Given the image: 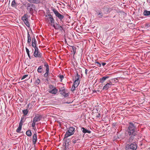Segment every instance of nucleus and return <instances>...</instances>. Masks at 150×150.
I'll return each mask as SVG.
<instances>
[{
	"mask_svg": "<svg viewBox=\"0 0 150 150\" xmlns=\"http://www.w3.org/2000/svg\"><path fill=\"white\" fill-rule=\"evenodd\" d=\"M58 76L61 79L60 81L62 82L63 79L64 78V76H63V75H60L59 76Z\"/></svg>",
	"mask_w": 150,
	"mask_h": 150,
	"instance_id": "nucleus-35",
	"label": "nucleus"
},
{
	"mask_svg": "<svg viewBox=\"0 0 150 150\" xmlns=\"http://www.w3.org/2000/svg\"><path fill=\"white\" fill-rule=\"evenodd\" d=\"M25 7H26V9L29 13L31 15H33L34 13L33 10H35V5L33 4L28 3L26 4Z\"/></svg>",
	"mask_w": 150,
	"mask_h": 150,
	"instance_id": "nucleus-2",
	"label": "nucleus"
},
{
	"mask_svg": "<svg viewBox=\"0 0 150 150\" xmlns=\"http://www.w3.org/2000/svg\"><path fill=\"white\" fill-rule=\"evenodd\" d=\"M69 47L71 48V49L74 52V54H75L76 52V48L74 46H70Z\"/></svg>",
	"mask_w": 150,
	"mask_h": 150,
	"instance_id": "nucleus-24",
	"label": "nucleus"
},
{
	"mask_svg": "<svg viewBox=\"0 0 150 150\" xmlns=\"http://www.w3.org/2000/svg\"><path fill=\"white\" fill-rule=\"evenodd\" d=\"M56 29H59L60 31H62L63 28L62 26L60 25L59 24L57 23L56 24Z\"/></svg>",
	"mask_w": 150,
	"mask_h": 150,
	"instance_id": "nucleus-20",
	"label": "nucleus"
},
{
	"mask_svg": "<svg viewBox=\"0 0 150 150\" xmlns=\"http://www.w3.org/2000/svg\"><path fill=\"white\" fill-rule=\"evenodd\" d=\"M44 66L46 67V72L44 75V77H47L48 75L49 72V66L48 64L45 62L44 63Z\"/></svg>",
	"mask_w": 150,
	"mask_h": 150,
	"instance_id": "nucleus-7",
	"label": "nucleus"
},
{
	"mask_svg": "<svg viewBox=\"0 0 150 150\" xmlns=\"http://www.w3.org/2000/svg\"><path fill=\"white\" fill-rule=\"evenodd\" d=\"M98 15H99V18H102L103 16V14L101 11H100L98 13Z\"/></svg>",
	"mask_w": 150,
	"mask_h": 150,
	"instance_id": "nucleus-30",
	"label": "nucleus"
},
{
	"mask_svg": "<svg viewBox=\"0 0 150 150\" xmlns=\"http://www.w3.org/2000/svg\"><path fill=\"white\" fill-rule=\"evenodd\" d=\"M75 129V128L73 127H70L64 136V138H67L73 135L74 133Z\"/></svg>",
	"mask_w": 150,
	"mask_h": 150,
	"instance_id": "nucleus-3",
	"label": "nucleus"
},
{
	"mask_svg": "<svg viewBox=\"0 0 150 150\" xmlns=\"http://www.w3.org/2000/svg\"><path fill=\"white\" fill-rule=\"evenodd\" d=\"M137 145L136 143L133 142L130 144H127L125 147L126 150H136Z\"/></svg>",
	"mask_w": 150,
	"mask_h": 150,
	"instance_id": "nucleus-4",
	"label": "nucleus"
},
{
	"mask_svg": "<svg viewBox=\"0 0 150 150\" xmlns=\"http://www.w3.org/2000/svg\"><path fill=\"white\" fill-rule=\"evenodd\" d=\"M77 87L74 86V85H73L72 88H71V91H74L75 90V88Z\"/></svg>",
	"mask_w": 150,
	"mask_h": 150,
	"instance_id": "nucleus-36",
	"label": "nucleus"
},
{
	"mask_svg": "<svg viewBox=\"0 0 150 150\" xmlns=\"http://www.w3.org/2000/svg\"><path fill=\"white\" fill-rule=\"evenodd\" d=\"M80 83L79 80H75L74 81L73 85L77 87Z\"/></svg>",
	"mask_w": 150,
	"mask_h": 150,
	"instance_id": "nucleus-22",
	"label": "nucleus"
},
{
	"mask_svg": "<svg viewBox=\"0 0 150 150\" xmlns=\"http://www.w3.org/2000/svg\"><path fill=\"white\" fill-rule=\"evenodd\" d=\"M96 92V91H93V92Z\"/></svg>",
	"mask_w": 150,
	"mask_h": 150,
	"instance_id": "nucleus-52",
	"label": "nucleus"
},
{
	"mask_svg": "<svg viewBox=\"0 0 150 150\" xmlns=\"http://www.w3.org/2000/svg\"><path fill=\"white\" fill-rule=\"evenodd\" d=\"M22 112L24 116H25L28 114V109L23 110Z\"/></svg>",
	"mask_w": 150,
	"mask_h": 150,
	"instance_id": "nucleus-23",
	"label": "nucleus"
},
{
	"mask_svg": "<svg viewBox=\"0 0 150 150\" xmlns=\"http://www.w3.org/2000/svg\"><path fill=\"white\" fill-rule=\"evenodd\" d=\"M145 26L146 28H149L150 27V23L146 24L145 25Z\"/></svg>",
	"mask_w": 150,
	"mask_h": 150,
	"instance_id": "nucleus-38",
	"label": "nucleus"
},
{
	"mask_svg": "<svg viewBox=\"0 0 150 150\" xmlns=\"http://www.w3.org/2000/svg\"><path fill=\"white\" fill-rule=\"evenodd\" d=\"M28 76V75L25 74L23 76L22 78H21V80L25 78L26 77H27V76Z\"/></svg>",
	"mask_w": 150,
	"mask_h": 150,
	"instance_id": "nucleus-42",
	"label": "nucleus"
},
{
	"mask_svg": "<svg viewBox=\"0 0 150 150\" xmlns=\"http://www.w3.org/2000/svg\"><path fill=\"white\" fill-rule=\"evenodd\" d=\"M17 4L15 0H13L11 4V6L12 7H15L17 6Z\"/></svg>",
	"mask_w": 150,
	"mask_h": 150,
	"instance_id": "nucleus-27",
	"label": "nucleus"
},
{
	"mask_svg": "<svg viewBox=\"0 0 150 150\" xmlns=\"http://www.w3.org/2000/svg\"><path fill=\"white\" fill-rule=\"evenodd\" d=\"M113 84L111 81H109V82L106 84L103 87V90H108L109 88L111 87V86L114 85Z\"/></svg>",
	"mask_w": 150,
	"mask_h": 150,
	"instance_id": "nucleus-8",
	"label": "nucleus"
},
{
	"mask_svg": "<svg viewBox=\"0 0 150 150\" xmlns=\"http://www.w3.org/2000/svg\"><path fill=\"white\" fill-rule=\"evenodd\" d=\"M106 64V63L105 62H102V64L103 66H104Z\"/></svg>",
	"mask_w": 150,
	"mask_h": 150,
	"instance_id": "nucleus-49",
	"label": "nucleus"
},
{
	"mask_svg": "<svg viewBox=\"0 0 150 150\" xmlns=\"http://www.w3.org/2000/svg\"><path fill=\"white\" fill-rule=\"evenodd\" d=\"M33 55L36 58H41L42 57V54L40 51L34 52Z\"/></svg>",
	"mask_w": 150,
	"mask_h": 150,
	"instance_id": "nucleus-9",
	"label": "nucleus"
},
{
	"mask_svg": "<svg viewBox=\"0 0 150 150\" xmlns=\"http://www.w3.org/2000/svg\"><path fill=\"white\" fill-rule=\"evenodd\" d=\"M49 21H50V23H54V20L53 18L49 17Z\"/></svg>",
	"mask_w": 150,
	"mask_h": 150,
	"instance_id": "nucleus-29",
	"label": "nucleus"
},
{
	"mask_svg": "<svg viewBox=\"0 0 150 150\" xmlns=\"http://www.w3.org/2000/svg\"><path fill=\"white\" fill-rule=\"evenodd\" d=\"M53 27H54V28L56 29V25L55 24H53Z\"/></svg>",
	"mask_w": 150,
	"mask_h": 150,
	"instance_id": "nucleus-50",
	"label": "nucleus"
},
{
	"mask_svg": "<svg viewBox=\"0 0 150 150\" xmlns=\"http://www.w3.org/2000/svg\"><path fill=\"white\" fill-rule=\"evenodd\" d=\"M26 134L28 136L30 137L32 135V132L30 130H28L26 131Z\"/></svg>",
	"mask_w": 150,
	"mask_h": 150,
	"instance_id": "nucleus-26",
	"label": "nucleus"
},
{
	"mask_svg": "<svg viewBox=\"0 0 150 150\" xmlns=\"http://www.w3.org/2000/svg\"><path fill=\"white\" fill-rule=\"evenodd\" d=\"M81 136H80V137H77V138H78V139H73L72 140V142L74 143V144H75L76 143H79V141L80 140V139H79V138H81Z\"/></svg>",
	"mask_w": 150,
	"mask_h": 150,
	"instance_id": "nucleus-16",
	"label": "nucleus"
},
{
	"mask_svg": "<svg viewBox=\"0 0 150 150\" xmlns=\"http://www.w3.org/2000/svg\"><path fill=\"white\" fill-rule=\"evenodd\" d=\"M37 44H35V43H34V44H32V47L34 48H35V47H37V46L36 45H37Z\"/></svg>",
	"mask_w": 150,
	"mask_h": 150,
	"instance_id": "nucleus-45",
	"label": "nucleus"
},
{
	"mask_svg": "<svg viewBox=\"0 0 150 150\" xmlns=\"http://www.w3.org/2000/svg\"><path fill=\"white\" fill-rule=\"evenodd\" d=\"M26 120V118H25L24 117H22L21 118V120H22V121L23 122H24L25 121V120Z\"/></svg>",
	"mask_w": 150,
	"mask_h": 150,
	"instance_id": "nucleus-44",
	"label": "nucleus"
},
{
	"mask_svg": "<svg viewBox=\"0 0 150 150\" xmlns=\"http://www.w3.org/2000/svg\"><path fill=\"white\" fill-rule=\"evenodd\" d=\"M109 76L107 75H105L100 79V82L101 83H103L106 80L109 78Z\"/></svg>",
	"mask_w": 150,
	"mask_h": 150,
	"instance_id": "nucleus-11",
	"label": "nucleus"
},
{
	"mask_svg": "<svg viewBox=\"0 0 150 150\" xmlns=\"http://www.w3.org/2000/svg\"><path fill=\"white\" fill-rule=\"evenodd\" d=\"M23 21L24 22V23L25 24V25L28 27H29L30 26V23L28 21V19H22Z\"/></svg>",
	"mask_w": 150,
	"mask_h": 150,
	"instance_id": "nucleus-15",
	"label": "nucleus"
},
{
	"mask_svg": "<svg viewBox=\"0 0 150 150\" xmlns=\"http://www.w3.org/2000/svg\"><path fill=\"white\" fill-rule=\"evenodd\" d=\"M45 19L46 21H49V17H48V15L45 16Z\"/></svg>",
	"mask_w": 150,
	"mask_h": 150,
	"instance_id": "nucleus-40",
	"label": "nucleus"
},
{
	"mask_svg": "<svg viewBox=\"0 0 150 150\" xmlns=\"http://www.w3.org/2000/svg\"><path fill=\"white\" fill-rule=\"evenodd\" d=\"M52 10L53 11L56 17H57L61 22H63V19L64 18V16L61 14L56 9L53 8Z\"/></svg>",
	"mask_w": 150,
	"mask_h": 150,
	"instance_id": "nucleus-6",
	"label": "nucleus"
},
{
	"mask_svg": "<svg viewBox=\"0 0 150 150\" xmlns=\"http://www.w3.org/2000/svg\"><path fill=\"white\" fill-rule=\"evenodd\" d=\"M22 127L21 126H19L16 130V132L18 133H19L20 131L21 130Z\"/></svg>",
	"mask_w": 150,
	"mask_h": 150,
	"instance_id": "nucleus-32",
	"label": "nucleus"
},
{
	"mask_svg": "<svg viewBox=\"0 0 150 150\" xmlns=\"http://www.w3.org/2000/svg\"><path fill=\"white\" fill-rule=\"evenodd\" d=\"M35 122H35L34 121H33V122L31 125V126L32 127H35Z\"/></svg>",
	"mask_w": 150,
	"mask_h": 150,
	"instance_id": "nucleus-37",
	"label": "nucleus"
},
{
	"mask_svg": "<svg viewBox=\"0 0 150 150\" xmlns=\"http://www.w3.org/2000/svg\"><path fill=\"white\" fill-rule=\"evenodd\" d=\"M35 47V48H34L35 51L34 52H36L37 51H40L39 49H38V47Z\"/></svg>",
	"mask_w": 150,
	"mask_h": 150,
	"instance_id": "nucleus-39",
	"label": "nucleus"
},
{
	"mask_svg": "<svg viewBox=\"0 0 150 150\" xmlns=\"http://www.w3.org/2000/svg\"><path fill=\"white\" fill-rule=\"evenodd\" d=\"M87 71H88L87 70V69H86L85 71V73L86 75L87 74Z\"/></svg>",
	"mask_w": 150,
	"mask_h": 150,
	"instance_id": "nucleus-51",
	"label": "nucleus"
},
{
	"mask_svg": "<svg viewBox=\"0 0 150 150\" xmlns=\"http://www.w3.org/2000/svg\"><path fill=\"white\" fill-rule=\"evenodd\" d=\"M60 93L64 97H67L69 96V93L67 89H65L64 87L60 88L59 91Z\"/></svg>",
	"mask_w": 150,
	"mask_h": 150,
	"instance_id": "nucleus-5",
	"label": "nucleus"
},
{
	"mask_svg": "<svg viewBox=\"0 0 150 150\" xmlns=\"http://www.w3.org/2000/svg\"><path fill=\"white\" fill-rule=\"evenodd\" d=\"M48 17H51V18H53L52 16L50 14H48Z\"/></svg>",
	"mask_w": 150,
	"mask_h": 150,
	"instance_id": "nucleus-48",
	"label": "nucleus"
},
{
	"mask_svg": "<svg viewBox=\"0 0 150 150\" xmlns=\"http://www.w3.org/2000/svg\"><path fill=\"white\" fill-rule=\"evenodd\" d=\"M28 19V16L27 14H25L22 17V19Z\"/></svg>",
	"mask_w": 150,
	"mask_h": 150,
	"instance_id": "nucleus-34",
	"label": "nucleus"
},
{
	"mask_svg": "<svg viewBox=\"0 0 150 150\" xmlns=\"http://www.w3.org/2000/svg\"><path fill=\"white\" fill-rule=\"evenodd\" d=\"M97 64V65L99 67H101V64L99 62H95V64Z\"/></svg>",
	"mask_w": 150,
	"mask_h": 150,
	"instance_id": "nucleus-41",
	"label": "nucleus"
},
{
	"mask_svg": "<svg viewBox=\"0 0 150 150\" xmlns=\"http://www.w3.org/2000/svg\"><path fill=\"white\" fill-rule=\"evenodd\" d=\"M40 81V79L38 78H37L35 81V83L36 84V85H38L39 84Z\"/></svg>",
	"mask_w": 150,
	"mask_h": 150,
	"instance_id": "nucleus-28",
	"label": "nucleus"
},
{
	"mask_svg": "<svg viewBox=\"0 0 150 150\" xmlns=\"http://www.w3.org/2000/svg\"><path fill=\"white\" fill-rule=\"evenodd\" d=\"M27 1L30 3L35 4H38L40 2V0H27Z\"/></svg>",
	"mask_w": 150,
	"mask_h": 150,
	"instance_id": "nucleus-14",
	"label": "nucleus"
},
{
	"mask_svg": "<svg viewBox=\"0 0 150 150\" xmlns=\"http://www.w3.org/2000/svg\"><path fill=\"white\" fill-rule=\"evenodd\" d=\"M81 130L82 131V132L84 134L86 133L90 134L91 132L90 131L88 130L83 127H81Z\"/></svg>",
	"mask_w": 150,
	"mask_h": 150,
	"instance_id": "nucleus-12",
	"label": "nucleus"
},
{
	"mask_svg": "<svg viewBox=\"0 0 150 150\" xmlns=\"http://www.w3.org/2000/svg\"><path fill=\"white\" fill-rule=\"evenodd\" d=\"M43 70L42 65L40 66L38 69L37 71L38 73H42Z\"/></svg>",
	"mask_w": 150,
	"mask_h": 150,
	"instance_id": "nucleus-17",
	"label": "nucleus"
},
{
	"mask_svg": "<svg viewBox=\"0 0 150 150\" xmlns=\"http://www.w3.org/2000/svg\"><path fill=\"white\" fill-rule=\"evenodd\" d=\"M100 113H98V114L96 116V117L99 118L100 117Z\"/></svg>",
	"mask_w": 150,
	"mask_h": 150,
	"instance_id": "nucleus-47",
	"label": "nucleus"
},
{
	"mask_svg": "<svg viewBox=\"0 0 150 150\" xmlns=\"http://www.w3.org/2000/svg\"><path fill=\"white\" fill-rule=\"evenodd\" d=\"M37 135L36 133H35L33 137V144H35L37 141Z\"/></svg>",
	"mask_w": 150,
	"mask_h": 150,
	"instance_id": "nucleus-13",
	"label": "nucleus"
},
{
	"mask_svg": "<svg viewBox=\"0 0 150 150\" xmlns=\"http://www.w3.org/2000/svg\"><path fill=\"white\" fill-rule=\"evenodd\" d=\"M37 44L36 40L35 37L32 39V44Z\"/></svg>",
	"mask_w": 150,
	"mask_h": 150,
	"instance_id": "nucleus-33",
	"label": "nucleus"
},
{
	"mask_svg": "<svg viewBox=\"0 0 150 150\" xmlns=\"http://www.w3.org/2000/svg\"><path fill=\"white\" fill-rule=\"evenodd\" d=\"M127 131L128 134L131 136L129 139V142H131L134 138V137L137 134V127L136 123L132 122L129 123Z\"/></svg>",
	"mask_w": 150,
	"mask_h": 150,
	"instance_id": "nucleus-1",
	"label": "nucleus"
},
{
	"mask_svg": "<svg viewBox=\"0 0 150 150\" xmlns=\"http://www.w3.org/2000/svg\"><path fill=\"white\" fill-rule=\"evenodd\" d=\"M42 118V116L40 115H35L33 118V121L35 122L39 121Z\"/></svg>",
	"mask_w": 150,
	"mask_h": 150,
	"instance_id": "nucleus-10",
	"label": "nucleus"
},
{
	"mask_svg": "<svg viewBox=\"0 0 150 150\" xmlns=\"http://www.w3.org/2000/svg\"><path fill=\"white\" fill-rule=\"evenodd\" d=\"M25 49H26V51L27 53V54H28V55L29 58V59H32V57H30V53H29L30 51H29L28 49V48H27V47H26L25 48Z\"/></svg>",
	"mask_w": 150,
	"mask_h": 150,
	"instance_id": "nucleus-25",
	"label": "nucleus"
},
{
	"mask_svg": "<svg viewBox=\"0 0 150 150\" xmlns=\"http://www.w3.org/2000/svg\"><path fill=\"white\" fill-rule=\"evenodd\" d=\"M57 91L58 90L56 89V88L54 87V88L52 89V90L49 91V93L55 94L57 93Z\"/></svg>",
	"mask_w": 150,
	"mask_h": 150,
	"instance_id": "nucleus-18",
	"label": "nucleus"
},
{
	"mask_svg": "<svg viewBox=\"0 0 150 150\" xmlns=\"http://www.w3.org/2000/svg\"><path fill=\"white\" fill-rule=\"evenodd\" d=\"M143 14L145 16H148L150 15V11L145 10L143 12Z\"/></svg>",
	"mask_w": 150,
	"mask_h": 150,
	"instance_id": "nucleus-21",
	"label": "nucleus"
},
{
	"mask_svg": "<svg viewBox=\"0 0 150 150\" xmlns=\"http://www.w3.org/2000/svg\"><path fill=\"white\" fill-rule=\"evenodd\" d=\"M19 101L21 102V103L23 101V99L22 98H21L19 99Z\"/></svg>",
	"mask_w": 150,
	"mask_h": 150,
	"instance_id": "nucleus-46",
	"label": "nucleus"
},
{
	"mask_svg": "<svg viewBox=\"0 0 150 150\" xmlns=\"http://www.w3.org/2000/svg\"><path fill=\"white\" fill-rule=\"evenodd\" d=\"M80 75H79L78 73H77L76 76H75V80H79V79L80 78Z\"/></svg>",
	"mask_w": 150,
	"mask_h": 150,
	"instance_id": "nucleus-31",
	"label": "nucleus"
},
{
	"mask_svg": "<svg viewBox=\"0 0 150 150\" xmlns=\"http://www.w3.org/2000/svg\"><path fill=\"white\" fill-rule=\"evenodd\" d=\"M27 36H28V40H27V42L28 44H29L30 43V42L31 41V38L30 37V35L29 34V32L28 31L27 33Z\"/></svg>",
	"mask_w": 150,
	"mask_h": 150,
	"instance_id": "nucleus-19",
	"label": "nucleus"
},
{
	"mask_svg": "<svg viewBox=\"0 0 150 150\" xmlns=\"http://www.w3.org/2000/svg\"><path fill=\"white\" fill-rule=\"evenodd\" d=\"M97 91H98V92H99V90H98Z\"/></svg>",
	"mask_w": 150,
	"mask_h": 150,
	"instance_id": "nucleus-53",
	"label": "nucleus"
},
{
	"mask_svg": "<svg viewBox=\"0 0 150 150\" xmlns=\"http://www.w3.org/2000/svg\"><path fill=\"white\" fill-rule=\"evenodd\" d=\"M23 122L22 121V120H20V122L19 123V126H21V127H22Z\"/></svg>",
	"mask_w": 150,
	"mask_h": 150,
	"instance_id": "nucleus-43",
	"label": "nucleus"
}]
</instances>
